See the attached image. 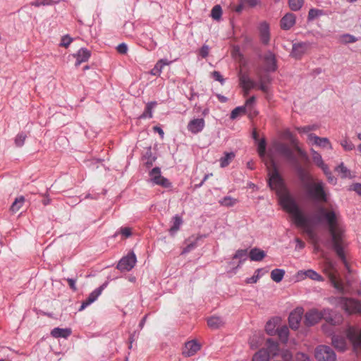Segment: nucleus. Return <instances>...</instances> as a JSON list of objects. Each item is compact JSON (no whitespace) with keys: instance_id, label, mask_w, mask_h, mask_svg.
<instances>
[{"instance_id":"f257e3e1","label":"nucleus","mask_w":361,"mask_h":361,"mask_svg":"<svg viewBox=\"0 0 361 361\" xmlns=\"http://www.w3.org/2000/svg\"><path fill=\"white\" fill-rule=\"evenodd\" d=\"M271 164L273 170L269 172V186L271 190H276L280 205L292 216L295 225L302 228L305 233L312 238L314 231L310 224V220L304 215L295 197L286 188L274 161Z\"/></svg>"},{"instance_id":"f03ea898","label":"nucleus","mask_w":361,"mask_h":361,"mask_svg":"<svg viewBox=\"0 0 361 361\" xmlns=\"http://www.w3.org/2000/svg\"><path fill=\"white\" fill-rule=\"evenodd\" d=\"M272 147L276 154L285 158L295 169L303 187L305 184H308L313 180L311 175L300 164L293 151L287 144L281 142H275L273 143Z\"/></svg>"},{"instance_id":"7ed1b4c3","label":"nucleus","mask_w":361,"mask_h":361,"mask_svg":"<svg viewBox=\"0 0 361 361\" xmlns=\"http://www.w3.org/2000/svg\"><path fill=\"white\" fill-rule=\"evenodd\" d=\"M338 214L334 209H326L323 206H318L317 213L313 215L312 220L317 224H326L331 235L339 233L337 231Z\"/></svg>"},{"instance_id":"20e7f679","label":"nucleus","mask_w":361,"mask_h":361,"mask_svg":"<svg viewBox=\"0 0 361 361\" xmlns=\"http://www.w3.org/2000/svg\"><path fill=\"white\" fill-rule=\"evenodd\" d=\"M305 189V196L307 199L315 202L325 203L328 202V193L325 189V183L318 180L310 181L303 187Z\"/></svg>"},{"instance_id":"39448f33","label":"nucleus","mask_w":361,"mask_h":361,"mask_svg":"<svg viewBox=\"0 0 361 361\" xmlns=\"http://www.w3.org/2000/svg\"><path fill=\"white\" fill-rule=\"evenodd\" d=\"M346 338L353 345V350L361 353V329L348 325L344 330Z\"/></svg>"},{"instance_id":"423d86ee","label":"nucleus","mask_w":361,"mask_h":361,"mask_svg":"<svg viewBox=\"0 0 361 361\" xmlns=\"http://www.w3.org/2000/svg\"><path fill=\"white\" fill-rule=\"evenodd\" d=\"M255 102V97L252 96L246 100L244 106H239L235 107L231 113V119L234 120L239 116L246 113L248 114L250 117L256 116L257 114V111L253 109Z\"/></svg>"},{"instance_id":"0eeeda50","label":"nucleus","mask_w":361,"mask_h":361,"mask_svg":"<svg viewBox=\"0 0 361 361\" xmlns=\"http://www.w3.org/2000/svg\"><path fill=\"white\" fill-rule=\"evenodd\" d=\"M314 357L317 361H335L336 359L334 350L325 345H320L316 348Z\"/></svg>"},{"instance_id":"6e6552de","label":"nucleus","mask_w":361,"mask_h":361,"mask_svg":"<svg viewBox=\"0 0 361 361\" xmlns=\"http://www.w3.org/2000/svg\"><path fill=\"white\" fill-rule=\"evenodd\" d=\"M239 81L243 90H250L255 88H259V90H267V87L262 82L253 80L247 73L240 72L239 73Z\"/></svg>"},{"instance_id":"1a4fd4ad","label":"nucleus","mask_w":361,"mask_h":361,"mask_svg":"<svg viewBox=\"0 0 361 361\" xmlns=\"http://www.w3.org/2000/svg\"><path fill=\"white\" fill-rule=\"evenodd\" d=\"M331 243H332V248L336 252L337 256L341 259L343 263L348 267V262L345 258V255L344 253L343 247V240L342 236L340 233H337L336 234L331 235Z\"/></svg>"},{"instance_id":"9d476101","label":"nucleus","mask_w":361,"mask_h":361,"mask_svg":"<svg viewBox=\"0 0 361 361\" xmlns=\"http://www.w3.org/2000/svg\"><path fill=\"white\" fill-rule=\"evenodd\" d=\"M338 303L349 314L361 312V303L355 299L345 297L338 298Z\"/></svg>"},{"instance_id":"9b49d317","label":"nucleus","mask_w":361,"mask_h":361,"mask_svg":"<svg viewBox=\"0 0 361 361\" xmlns=\"http://www.w3.org/2000/svg\"><path fill=\"white\" fill-rule=\"evenodd\" d=\"M136 262L135 254L130 252L119 260L116 268L121 271H129L135 267Z\"/></svg>"},{"instance_id":"f8f14e48","label":"nucleus","mask_w":361,"mask_h":361,"mask_svg":"<svg viewBox=\"0 0 361 361\" xmlns=\"http://www.w3.org/2000/svg\"><path fill=\"white\" fill-rule=\"evenodd\" d=\"M108 283L105 282L102 285H101L99 287L94 289L92 292H91L87 298L82 301L80 308L79 311H82L85 310L87 306L93 303L94 301L97 300L99 296L102 294V291L104 290V288L107 286Z\"/></svg>"},{"instance_id":"ddd939ff","label":"nucleus","mask_w":361,"mask_h":361,"mask_svg":"<svg viewBox=\"0 0 361 361\" xmlns=\"http://www.w3.org/2000/svg\"><path fill=\"white\" fill-rule=\"evenodd\" d=\"M307 140L312 145H314L322 148L333 149L332 145L327 137H320L314 133H310L307 135Z\"/></svg>"},{"instance_id":"4468645a","label":"nucleus","mask_w":361,"mask_h":361,"mask_svg":"<svg viewBox=\"0 0 361 361\" xmlns=\"http://www.w3.org/2000/svg\"><path fill=\"white\" fill-rule=\"evenodd\" d=\"M322 319V311L312 309L305 313L304 323L306 326H311L317 324Z\"/></svg>"},{"instance_id":"2eb2a0df","label":"nucleus","mask_w":361,"mask_h":361,"mask_svg":"<svg viewBox=\"0 0 361 361\" xmlns=\"http://www.w3.org/2000/svg\"><path fill=\"white\" fill-rule=\"evenodd\" d=\"M303 309L302 307L296 308L290 312L288 317V322L292 329H298L302 319Z\"/></svg>"},{"instance_id":"dca6fc26","label":"nucleus","mask_w":361,"mask_h":361,"mask_svg":"<svg viewBox=\"0 0 361 361\" xmlns=\"http://www.w3.org/2000/svg\"><path fill=\"white\" fill-rule=\"evenodd\" d=\"M322 318L331 325L335 326L341 321V317L335 314V312L329 309L324 308L322 310Z\"/></svg>"},{"instance_id":"f3484780","label":"nucleus","mask_w":361,"mask_h":361,"mask_svg":"<svg viewBox=\"0 0 361 361\" xmlns=\"http://www.w3.org/2000/svg\"><path fill=\"white\" fill-rule=\"evenodd\" d=\"M204 118H193L188 123L187 128L191 133L197 134L204 129Z\"/></svg>"},{"instance_id":"a211bd4d","label":"nucleus","mask_w":361,"mask_h":361,"mask_svg":"<svg viewBox=\"0 0 361 361\" xmlns=\"http://www.w3.org/2000/svg\"><path fill=\"white\" fill-rule=\"evenodd\" d=\"M200 349V345L195 340L188 341L183 349V355L185 357L194 355Z\"/></svg>"},{"instance_id":"6ab92c4d","label":"nucleus","mask_w":361,"mask_h":361,"mask_svg":"<svg viewBox=\"0 0 361 361\" xmlns=\"http://www.w3.org/2000/svg\"><path fill=\"white\" fill-rule=\"evenodd\" d=\"M259 32L261 42L264 44H268L270 41V28L269 24L264 21L259 24Z\"/></svg>"},{"instance_id":"aec40b11","label":"nucleus","mask_w":361,"mask_h":361,"mask_svg":"<svg viewBox=\"0 0 361 361\" xmlns=\"http://www.w3.org/2000/svg\"><path fill=\"white\" fill-rule=\"evenodd\" d=\"M295 23V16L292 13H286L281 20V27L283 30H290Z\"/></svg>"},{"instance_id":"412c9836","label":"nucleus","mask_w":361,"mask_h":361,"mask_svg":"<svg viewBox=\"0 0 361 361\" xmlns=\"http://www.w3.org/2000/svg\"><path fill=\"white\" fill-rule=\"evenodd\" d=\"M90 51L85 48L80 49L75 55L76 59L75 66H78L82 63L87 61L90 59Z\"/></svg>"},{"instance_id":"4be33fe9","label":"nucleus","mask_w":361,"mask_h":361,"mask_svg":"<svg viewBox=\"0 0 361 361\" xmlns=\"http://www.w3.org/2000/svg\"><path fill=\"white\" fill-rule=\"evenodd\" d=\"M332 345L341 351H344L346 349V340L342 336L333 334L331 336Z\"/></svg>"},{"instance_id":"5701e85b","label":"nucleus","mask_w":361,"mask_h":361,"mask_svg":"<svg viewBox=\"0 0 361 361\" xmlns=\"http://www.w3.org/2000/svg\"><path fill=\"white\" fill-rule=\"evenodd\" d=\"M207 324L212 329H218L225 324V320L223 317L212 316L207 319Z\"/></svg>"},{"instance_id":"b1692460","label":"nucleus","mask_w":361,"mask_h":361,"mask_svg":"<svg viewBox=\"0 0 361 361\" xmlns=\"http://www.w3.org/2000/svg\"><path fill=\"white\" fill-rule=\"evenodd\" d=\"M72 331L71 329L65 328L61 329L59 327H56L53 329L51 331V335L54 338H67L69 336H71Z\"/></svg>"},{"instance_id":"393cba45","label":"nucleus","mask_w":361,"mask_h":361,"mask_svg":"<svg viewBox=\"0 0 361 361\" xmlns=\"http://www.w3.org/2000/svg\"><path fill=\"white\" fill-rule=\"evenodd\" d=\"M264 349L268 351L269 357L271 355L276 356L279 353V348L278 343L274 341L271 338H268L267 340V348H264Z\"/></svg>"},{"instance_id":"a878e982","label":"nucleus","mask_w":361,"mask_h":361,"mask_svg":"<svg viewBox=\"0 0 361 361\" xmlns=\"http://www.w3.org/2000/svg\"><path fill=\"white\" fill-rule=\"evenodd\" d=\"M265 256L266 252L257 247L252 248L249 253L250 260L254 262L262 261Z\"/></svg>"},{"instance_id":"bb28decb","label":"nucleus","mask_w":361,"mask_h":361,"mask_svg":"<svg viewBox=\"0 0 361 361\" xmlns=\"http://www.w3.org/2000/svg\"><path fill=\"white\" fill-rule=\"evenodd\" d=\"M306 49L307 44L305 43L294 44L293 45L291 55L294 58L299 59L305 52Z\"/></svg>"},{"instance_id":"cd10ccee","label":"nucleus","mask_w":361,"mask_h":361,"mask_svg":"<svg viewBox=\"0 0 361 361\" xmlns=\"http://www.w3.org/2000/svg\"><path fill=\"white\" fill-rule=\"evenodd\" d=\"M266 68L269 71H274L276 69V62L274 55L271 52L266 54L264 58Z\"/></svg>"},{"instance_id":"c85d7f7f","label":"nucleus","mask_w":361,"mask_h":361,"mask_svg":"<svg viewBox=\"0 0 361 361\" xmlns=\"http://www.w3.org/2000/svg\"><path fill=\"white\" fill-rule=\"evenodd\" d=\"M329 14H331V12H327L322 9L318 8H310L308 12L307 18L308 20H313L320 16H326Z\"/></svg>"},{"instance_id":"c756f323","label":"nucleus","mask_w":361,"mask_h":361,"mask_svg":"<svg viewBox=\"0 0 361 361\" xmlns=\"http://www.w3.org/2000/svg\"><path fill=\"white\" fill-rule=\"evenodd\" d=\"M142 157L143 159L145 160V165L147 168L151 167L157 159L156 156L154 155L152 152L151 147L147 148Z\"/></svg>"},{"instance_id":"7c9ffc66","label":"nucleus","mask_w":361,"mask_h":361,"mask_svg":"<svg viewBox=\"0 0 361 361\" xmlns=\"http://www.w3.org/2000/svg\"><path fill=\"white\" fill-rule=\"evenodd\" d=\"M171 62L169 61L167 59H160L157 61V63L155 64L154 67L151 70V74L153 75H159L161 74L163 68L165 66H167Z\"/></svg>"},{"instance_id":"2f4dec72","label":"nucleus","mask_w":361,"mask_h":361,"mask_svg":"<svg viewBox=\"0 0 361 361\" xmlns=\"http://www.w3.org/2000/svg\"><path fill=\"white\" fill-rule=\"evenodd\" d=\"M235 157V154L233 152H224V156L219 159L221 167L225 168L228 166Z\"/></svg>"},{"instance_id":"473e14b6","label":"nucleus","mask_w":361,"mask_h":361,"mask_svg":"<svg viewBox=\"0 0 361 361\" xmlns=\"http://www.w3.org/2000/svg\"><path fill=\"white\" fill-rule=\"evenodd\" d=\"M172 223L173 224L169 229V233L171 235H173L179 230L180 226L183 224L182 217L178 214L175 215L173 217Z\"/></svg>"},{"instance_id":"72a5a7b5","label":"nucleus","mask_w":361,"mask_h":361,"mask_svg":"<svg viewBox=\"0 0 361 361\" xmlns=\"http://www.w3.org/2000/svg\"><path fill=\"white\" fill-rule=\"evenodd\" d=\"M150 180L153 184L157 185V182H159L161 178H163L161 176V169L159 167L153 168L149 173Z\"/></svg>"},{"instance_id":"f704fd0d","label":"nucleus","mask_w":361,"mask_h":361,"mask_svg":"<svg viewBox=\"0 0 361 361\" xmlns=\"http://www.w3.org/2000/svg\"><path fill=\"white\" fill-rule=\"evenodd\" d=\"M269 353L264 348L260 349L252 357V361H269Z\"/></svg>"},{"instance_id":"c9c22d12","label":"nucleus","mask_w":361,"mask_h":361,"mask_svg":"<svg viewBox=\"0 0 361 361\" xmlns=\"http://www.w3.org/2000/svg\"><path fill=\"white\" fill-rule=\"evenodd\" d=\"M157 102H148L145 106V111L140 115V118H152V110L157 105Z\"/></svg>"},{"instance_id":"e433bc0d","label":"nucleus","mask_w":361,"mask_h":361,"mask_svg":"<svg viewBox=\"0 0 361 361\" xmlns=\"http://www.w3.org/2000/svg\"><path fill=\"white\" fill-rule=\"evenodd\" d=\"M276 334L278 335L279 338L283 343H286L288 340L289 329L287 326H283L281 328L277 329Z\"/></svg>"},{"instance_id":"4c0bfd02","label":"nucleus","mask_w":361,"mask_h":361,"mask_svg":"<svg viewBox=\"0 0 361 361\" xmlns=\"http://www.w3.org/2000/svg\"><path fill=\"white\" fill-rule=\"evenodd\" d=\"M284 275V269H274L271 272V279L276 283H279L283 280Z\"/></svg>"},{"instance_id":"58836bf2","label":"nucleus","mask_w":361,"mask_h":361,"mask_svg":"<svg viewBox=\"0 0 361 361\" xmlns=\"http://www.w3.org/2000/svg\"><path fill=\"white\" fill-rule=\"evenodd\" d=\"M335 171L341 175L342 178L350 177V171L341 162L335 168Z\"/></svg>"},{"instance_id":"ea45409f","label":"nucleus","mask_w":361,"mask_h":361,"mask_svg":"<svg viewBox=\"0 0 361 361\" xmlns=\"http://www.w3.org/2000/svg\"><path fill=\"white\" fill-rule=\"evenodd\" d=\"M247 257H248L247 250V249H240L235 252L233 258L239 259V264H241L245 261L247 260Z\"/></svg>"},{"instance_id":"a19ab883","label":"nucleus","mask_w":361,"mask_h":361,"mask_svg":"<svg viewBox=\"0 0 361 361\" xmlns=\"http://www.w3.org/2000/svg\"><path fill=\"white\" fill-rule=\"evenodd\" d=\"M238 202L237 199L231 196H225L219 201V203L224 207H231L234 206Z\"/></svg>"},{"instance_id":"79ce46f5","label":"nucleus","mask_w":361,"mask_h":361,"mask_svg":"<svg viewBox=\"0 0 361 361\" xmlns=\"http://www.w3.org/2000/svg\"><path fill=\"white\" fill-rule=\"evenodd\" d=\"M307 278L317 281H322L323 277L313 269H308L303 272Z\"/></svg>"},{"instance_id":"37998d69","label":"nucleus","mask_w":361,"mask_h":361,"mask_svg":"<svg viewBox=\"0 0 361 361\" xmlns=\"http://www.w3.org/2000/svg\"><path fill=\"white\" fill-rule=\"evenodd\" d=\"M202 236L197 237L193 241L188 240L186 246L183 248L182 254H185L194 250L197 246L198 240Z\"/></svg>"},{"instance_id":"c03bdc74","label":"nucleus","mask_w":361,"mask_h":361,"mask_svg":"<svg viewBox=\"0 0 361 361\" xmlns=\"http://www.w3.org/2000/svg\"><path fill=\"white\" fill-rule=\"evenodd\" d=\"M25 202V197L23 196H20L19 197L16 198L15 201L11 206V210L13 212H18L23 206Z\"/></svg>"},{"instance_id":"a18cd8bd","label":"nucleus","mask_w":361,"mask_h":361,"mask_svg":"<svg viewBox=\"0 0 361 361\" xmlns=\"http://www.w3.org/2000/svg\"><path fill=\"white\" fill-rule=\"evenodd\" d=\"M331 284L336 290L341 293L345 294L346 293L345 287L343 283L336 279L335 277L331 279Z\"/></svg>"},{"instance_id":"49530a36","label":"nucleus","mask_w":361,"mask_h":361,"mask_svg":"<svg viewBox=\"0 0 361 361\" xmlns=\"http://www.w3.org/2000/svg\"><path fill=\"white\" fill-rule=\"evenodd\" d=\"M290 8L293 11L300 10L304 4V0H288Z\"/></svg>"},{"instance_id":"de8ad7c7","label":"nucleus","mask_w":361,"mask_h":361,"mask_svg":"<svg viewBox=\"0 0 361 361\" xmlns=\"http://www.w3.org/2000/svg\"><path fill=\"white\" fill-rule=\"evenodd\" d=\"M319 128V126L317 124L308 125L305 126L297 127L296 130L300 133H307L310 131L317 130Z\"/></svg>"},{"instance_id":"09e8293b","label":"nucleus","mask_w":361,"mask_h":361,"mask_svg":"<svg viewBox=\"0 0 361 361\" xmlns=\"http://www.w3.org/2000/svg\"><path fill=\"white\" fill-rule=\"evenodd\" d=\"M310 152L312 155V160L315 163V164L317 166H319L320 165H323V163H324V162L322 159V155L312 148L310 149Z\"/></svg>"},{"instance_id":"8fccbe9b","label":"nucleus","mask_w":361,"mask_h":361,"mask_svg":"<svg viewBox=\"0 0 361 361\" xmlns=\"http://www.w3.org/2000/svg\"><path fill=\"white\" fill-rule=\"evenodd\" d=\"M340 40L342 43L349 44L357 42V39L356 37L350 34H343L340 37Z\"/></svg>"},{"instance_id":"3c124183","label":"nucleus","mask_w":361,"mask_h":361,"mask_svg":"<svg viewBox=\"0 0 361 361\" xmlns=\"http://www.w3.org/2000/svg\"><path fill=\"white\" fill-rule=\"evenodd\" d=\"M265 330L267 333L270 336L276 335L277 329H276L275 323L271 320L268 321L265 326Z\"/></svg>"},{"instance_id":"603ef678","label":"nucleus","mask_w":361,"mask_h":361,"mask_svg":"<svg viewBox=\"0 0 361 361\" xmlns=\"http://www.w3.org/2000/svg\"><path fill=\"white\" fill-rule=\"evenodd\" d=\"M26 137L27 135L24 133L22 132L18 133L15 137V145L18 147H22L25 143Z\"/></svg>"},{"instance_id":"864d4df0","label":"nucleus","mask_w":361,"mask_h":361,"mask_svg":"<svg viewBox=\"0 0 361 361\" xmlns=\"http://www.w3.org/2000/svg\"><path fill=\"white\" fill-rule=\"evenodd\" d=\"M222 14V10L219 5H216L212 9L211 16L214 20H219Z\"/></svg>"},{"instance_id":"5fc2aeb1","label":"nucleus","mask_w":361,"mask_h":361,"mask_svg":"<svg viewBox=\"0 0 361 361\" xmlns=\"http://www.w3.org/2000/svg\"><path fill=\"white\" fill-rule=\"evenodd\" d=\"M266 145V140L264 138L262 139L258 143L257 151L260 157H264L265 155Z\"/></svg>"},{"instance_id":"6e6d98bb","label":"nucleus","mask_w":361,"mask_h":361,"mask_svg":"<svg viewBox=\"0 0 361 361\" xmlns=\"http://www.w3.org/2000/svg\"><path fill=\"white\" fill-rule=\"evenodd\" d=\"M340 144L345 151H351L355 148L353 143L347 139L342 140Z\"/></svg>"},{"instance_id":"4d7b16f0","label":"nucleus","mask_w":361,"mask_h":361,"mask_svg":"<svg viewBox=\"0 0 361 361\" xmlns=\"http://www.w3.org/2000/svg\"><path fill=\"white\" fill-rule=\"evenodd\" d=\"M54 4L53 0H35L31 2V5L35 7H39L41 6H49Z\"/></svg>"},{"instance_id":"13d9d810","label":"nucleus","mask_w":361,"mask_h":361,"mask_svg":"<svg viewBox=\"0 0 361 361\" xmlns=\"http://www.w3.org/2000/svg\"><path fill=\"white\" fill-rule=\"evenodd\" d=\"M157 185H161L164 188H169L172 186V183H171V181L164 176L162 178H161V180L159 182H157Z\"/></svg>"},{"instance_id":"bf43d9fd","label":"nucleus","mask_w":361,"mask_h":361,"mask_svg":"<svg viewBox=\"0 0 361 361\" xmlns=\"http://www.w3.org/2000/svg\"><path fill=\"white\" fill-rule=\"evenodd\" d=\"M72 42L73 38H71L69 35H65L61 38L60 46L68 47Z\"/></svg>"},{"instance_id":"052dcab7","label":"nucleus","mask_w":361,"mask_h":361,"mask_svg":"<svg viewBox=\"0 0 361 361\" xmlns=\"http://www.w3.org/2000/svg\"><path fill=\"white\" fill-rule=\"evenodd\" d=\"M116 50L121 54H126L128 50V45L126 43H121L117 46Z\"/></svg>"},{"instance_id":"680f3d73","label":"nucleus","mask_w":361,"mask_h":361,"mask_svg":"<svg viewBox=\"0 0 361 361\" xmlns=\"http://www.w3.org/2000/svg\"><path fill=\"white\" fill-rule=\"evenodd\" d=\"M209 47L208 45L204 44L199 51V54L202 58H206L209 55Z\"/></svg>"},{"instance_id":"e2e57ef3","label":"nucleus","mask_w":361,"mask_h":361,"mask_svg":"<svg viewBox=\"0 0 361 361\" xmlns=\"http://www.w3.org/2000/svg\"><path fill=\"white\" fill-rule=\"evenodd\" d=\"M212 78L214 80L220 82L221 84L224 82L223 75L219 71H214L212 73Z\"/></svg>"},{"instance_id":"0e129e2a","label":"nucleus","mask_w":361,"mask_h":361,"mask_svg":"<svg viewBox=\"0 0 361 361\" xmlns=\"http://www.w3.org/2000/svg\"><path fill=\"white\" fill-rule=\"evenodd\" d=\"M66 280L68 283V285H69L71 289H72L73 291H76L77 290V287H76L77 279L76 278H67V279H66Z\"/></svg>"},{"instance_id":"69168bd1","label":"nucleus","mask_w":361,"mask_h":361,"mask_svg":"<svg viewBox=\"0 0 361 361\" xmlns=\"http://www.w3.org/2000/svg\"><path fill=\"white\" fill-rule=\"evenodd\" d=\"M281 357L284 361H292L293 355L288 350H285L281 353Z\"/></svg>"},{"instance_id":"338daca9","label":"nucleus","mask_w":361,"mask_h":361,"mask_svg":"<svg viewBox=\"0 0 361 361\" xmlns=\"http://www.w3.org/2000/svg\"><path fill=\"white\" fill-rule=\"evenodd\" d=\"M120 232L126 238H128L132 235L131 229L129 227H121Z\"/></svg>"},{"instance_id":"774afa93","label":"nucleus","mask_w":361,"mask_h":361,"mask_svg":"<svg viewBox=\"0 0 361 361\" xmlns=\"http://www.w3.org/2000/svg\"><path fill=\"white\" fill-rule=\"evenodd\" d=\"M350 190L355 191L361 196V183H354L350 186Z\"/></svg>"}]
</instances>
